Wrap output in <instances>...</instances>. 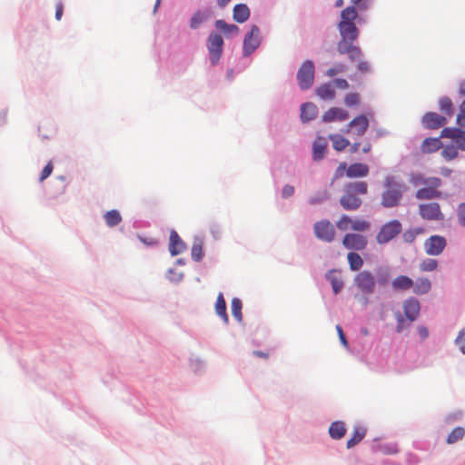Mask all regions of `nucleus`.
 Instances as JSON below:
<instances>
[{
    "mask_svg": "<svg viewBox=\"0 0 465 465\" xmlns=\"http://www.w3.org/2000/svg\"><path fill=\"white\" fill-rule=\"evenodd\" d=\"M329 139L332 143V147L338 152H342L350 145V141L339 134H330Z\"/></svg>",
    "mask_w": 465,
    "mask_h": 465,
    "instance_id": "25",
    "label": "nucleus"
},
{
    "mask_svg": "<svg viewBox=\"0 0 465 465\" xmlns=\"http://www.w3.org/2000/svg\"><path fill=\"white\" fill-rule=\"evenodd\" d=\"M344 102L350 107L357 105L360 102V96L357 93H350L345 96Z\"/></svg>",
    "mask_w": 465,
    "mask_h": 465,
    "instance_id": "44",
    "label": "nucleus"
},
{
    "mask_svg": "<svg viewBox=\"0 0 465 465\" xmlns=\"http://www.w3.org/2000/svg\"><path fill=\"white\" fill-rule=\"evenodd\" d=\"M349 166H347V163L345 162L343 163H341L338 166V168L336 169L335 173H334V178L333 179H339V178H341L344 174V172L347 173V169H348Z\"/></svg>",
    "mask_w": 465,
    "mask_h": 465,
    "instance_id": "49",
    "label": "nucleus"
},
{
    "mask_svg": "<svg viewBox=\"0 0 465 465\" xmlns=\"http://www.w3.org/2000/svg\"><path fill=\"white\" fill-rule=\"evenodd\" d=\"M215 312L227 323L229 319L226 312V302L223 293H219L215 302Z\"/></svg>",
    "mask_w": 465,
    "mask_h": 465,
    "instance_id": "29",
    "label": "nucleus"
},
{
    "mask_svg": "<svg viewBox=\"0 0 465 465\" xmlns=\"http://www.w3.org/2000/svg\"><path fill=\"white\" fill-rule=\"evenodd\" d=\"M369 128V119L365 114H360L354 117L348 124V128L344 131L355 137H361L365 134Z\"/></svg>",
    "mask_w": 465,
    "mask_h": 465,
    "instance_id": "13",
    "label": "nucleus"
},
{
    "mask_svg": "<svg viewBox=\"0 0 465 465\" xmlns=\"http://www.w3.org/2000/svg\"><path fill=\"white\" fill-rule=\"evenodd\" d=\"M441 154L446 160H452L458 155V148L454 145L446 146L443 148Z\"/></svg>",
    "mask_w": 465,
    "mask_h": 465,
    "instance_id": "43",
    "label": "nucleus"
},
{
    "mask_svg": "<svg viewBox=\"0 0 465 465\" xmlns=\"http://www.w3.org/2000/svg\"><path fill=\"white\" fill-rule=\"evenodd\" d=\"M464 134V131H462L460 128H450L445 127L441 131V137H448V138H460Z\"/></svg>",
    "mask_w": 465,
    "mask_h": 465,
    "instance_id": "39",
    "label": "nucleus"
},
{
    "mask_svg": "<svg viewBox=\"0 0 465 465\" xmlns=\"http://www.w3.org/2000/svg\"><path fill=\"white\" fill-rule=\"evenodd\" d=\"M345 69H346L345 65L342 64H340L334 67L329 68L326 72V75H328L329 77H333L336 74H338L339 73L344 72Z\"/></svg>",
    "mask_w": 465,
    "mask_h": 465,
    "instance_id": "47",
    "label": "nucleus"
},
{
    "mask_svg": "<svg viewBox=\"0 0 465 465\" xmlns=\"http://www.w3.org/2000/svg\"><path fill=\"white\" fill-rule=\"evenodd\" d=\"M328 143L325 138L318 137L312 146V157L315 161H320L324 157Z\"/></svg>",
    "mask_w": 465,
    "mask_h": 465,
    "instance_id": "24",
    "label": "nucleus"
},
{
    "mask_svg": "<svg viewBox=\"0 0 465 465\" xmlns=\"http://www.w3.org/2000/svg\"><path fill=\"white\" fill-rule=\"evenodd\" d=\"M215 27L226 35H237L240 32V29L237 25L233 24H228L222 19L216 20Z\"/></svg>",
    "mask_w": 465,
    "mask_h": 465,
    "instance_id": "27",
    "label": "nucleus"
},
{
    "mask_svg": "<svg viewBox=\"0 0 465 465\" xmlns=\"http://www.w3.org/2000/svg\"><path fill=\"white\" fill-rule=\"evenodd\" d=\"M326 197H327L326 195L322 198L312 197L310 199V203L315 204V203H322Z\"/></svg>",
    "mask_w": 465,
    "mask_h": 465,
    "instance_id": "62",
    "label": "nucleus"
},
{
    "mask_svg": "<svg viewBox=\"0 0 465 465\" xmlns=\"http://www.w3.org/2000/svg\"><path fill=\"white\" fill-rule=\"evenodd\" d=\"M343 246L348 250L362 251L367 247V237L359 233H347L342 240Z\"/></svg>",
    "mask_w": 465,
    "mask_h": 465,
    "instance_id": "15",
    "label": "nucleus"
},
{
    "mask_svg": "<svg viewBox=\"0 0 465 465\" xmlns=\"http://www.w3.org/2000/svg\"><path fill=\"white\" fill-rule=\"evenodd\" d=\"M422 124L428 129H438L447 124V119L437 113L430 112L423 115Z\"/></svg>",
    "mask_w": 465,
    "mask_h": 465,
    "instance_id": "18",
    "label": "nucleus"
},
{
    "mask_svg": "<svg viewBox=\"0 0 465 465\" xmlns=\"http://www.w3.org/2000/svg\"><path fill=\"white\" fill-rule=\"evenodd\" d=\"M351 2L354 5H357L359 8H367V5L365 2H363V0H351Z\"/></svg>",
    "mask_w": 465,
    "mask_h": 465,
    "instance_id": "58",
    "label": "nucleus"
},
{
    "mask_svg": "<svg viewBox=\"0 0 465 465\" xmlns=\"http://www.w3.org/2000/svg\"><path fill=\"white\" fill-rule=\"evenodd\" d=\"M253 354L255 356H257V357H262V358H264V359H267L269 357V353L268 352H263L262 351H254Z\"/></svg>",
    "mask_w": 465,
    "mask_h": 465,
    "instance_id": "59",
    "label": "nucleus"
},
{
    "mask_svg": "<svg viewBox=\"0 0 465 465\" xmlns=\"http://www.w3.org/2000/svg\"><path fill=\"white\" fill-rule=\"evenodd\" d=\"M348 118V112L340 107H331L322 115V121L326 123H331L334 121L341 122L347 120Z\"/></svg>",
    "mask_w": 465,
    "mask_h": 465,
    "instance_id": "19",
    "label": "nucleus"
},
{
    "mask_svg": "<svg viewBox=\"0 0 465 465\" xmlns=\"http://www.w3.org/2000/svg\"><path fill=\"white\" fill-rule=\"evenodd\" d=\"M185 250V244L178 233L173 230L170 232L169 252L173 256L181 254Z\"/></svg>",
    "mask_w": 465,
    "mask_h": 465,
    "instance_id": "20",
    "label": "nucleus"
},
{
    "mask_svg": "<svg viewBox=\"0 0 465 465\" xmlns=\"http://www.w3.org/2000/svg\"><path fill=\"white\" fill-rule=\"evenodd\" d=\"M262 38L260 29L257 25L251 26L250 32L245 35L242 45V54L244 56H249L252 54L261 45Z\"/></svg>",
    "mask_w": 465,
    "mask_h": 465,
    "instance_id": "10",
    "label": "nucleus"
},
{
    "mask_svg": "<svg viewBox=\"0 0 465 465\" xmlns=\"http://www.w3.org/2000/svg\"><path fill=\"white\" fill-rule=\"evenodd\" d=\"M457 123L465 127V113H460L457 116Z\"/></svg>",
    "mask_w": 465,
    "mask_h": 465,
    "instance_id": "57",
    "label": "nucleus"
},
{
    "mask_svg": "<svg viewBox=\"0 0 465 465\" xmlns=\"http://www.w3.org/2000/svg\"><path fill=\"white\" fill-rule=\"evenodd\" d=\"M294 193V187L290 184H286L282 191V198H289L292 196Z\"/></svg>",
    "mask_w": 465,
    "mask_h": 465,
    "instance_id": "50",
    "label": "nucleus"
},
{
    "mask_svg": "<svg viewBox=\"0 0 465 465\" xmlns=\"http://www.w3.org/2000/svg\"><path fill=\"white\" fill-rule=\"evenodd\" d=\"M456 214L459 223L465 227V203H461L458 205Z\"/></svg>",
    "mask_w": 465,
    "mask_h": 465,
    "instance_id": "45",
    "label": "nucleus"
},
{
    "mask_svg": "<svg viewBox=\"0 0 465 465\" xmlns=\"http://www.w3.org/2000/svg\"><path fill=\"white\" fill-rule=\"evenodd\" d=\"M455 344L460 348V351L465 354V329L459 332L455 339Z\"/></svg>",
    "mask_w": 465,
    "mask_h": 465,
    "instance_id": "46",
    "label": "nucleus"
},
{
    "mask_svg": "<svg viewBox=\"0 0 465 465\" xmlns=\"http://www.w3.org/2000/svg\"><path fill=\"white\" fill-rule=\"evenodd\" d=\"M64 13V6L61 3L57 4L55 8V18L56 20H60L62 18Z\"/></svg>",
    "mask_w": 465,
    "mask_h": 465,
    "instance_id": "55",
    "label": "nucleus"
},
{
    "mask_svg": "<svg viewBox=\"0 0 465 465\" xmlns=\"http://www.w3.org/2000/svg\"><path fill=\"white\" fill-rule=\"evenodd\" d=\"M418 332H419L420 336L421 337V339H425L429 335V331H428L427 328L424 326H420L418 328Z\"/></svg>",
    "mask_w": 465,
    "mask_h": 465,
    "instance_id": "56",
    "label": "nucleus"
},
{
    "mask_svg": "<svg viewBox=\"0 0 465 465\" xmlns=\"http://www.w3.org/2000/svg\"><path fill=\"white\" fill-rule=\"evenodd\" d=\"M357 17L356 8L347 6L341 11V21L338 24L341 40L338 42L337 50L340 54H348L351 62L360 60L362 55L360 47L353 45L359 36V30L354 23Z\"/></svg>",
    "mask_w": 465,
    "mask_h": 465,
    "instance_id": "1",
    "label": "nucleus"
},
{
    "mask_svg": "<svg viewBox=\"0 0 465 465\" xmlns=\"http://www.w3.org/2000/svg\"><path fill=\"white\" fill-rule=\"evenodd\" d=\"M447 245L446 239L440 235H432L424 242V250L428 255L438 256L442 253Z\"/></svg>",
    "mask_w": 465,
    "mask_h": 465,
    "instance_id": "14",
    "label": "nucleus"
},
{
    "mask_svg": "<svg viewBox=\"0 0 465 465\" xmlns=\"http://www.w3.org/2000/svg\"><path fill=\"white\" fill-rule=\"evenodd\" d=\"M383 185L381 205L386 208L399 206L405 192L404 183L399 182L394 176H386Z\"/></svg>",
    "mask_w": 465,
    "mask_h": 465,
    "instance_id": "5",
    "label": "nucleus"
},
{
    "mask_svg": "<svg viewBox=\"0 0 465 465\" xmlns=\"http://www.w3.org/2000/svg\"><path fill=\"white\" fill-rule=\"evenodd\" d=\"M419 268L424 272H433L438 268V261L432 258L424 259L420 262Z\"/></svg>",
    "mask_w": 465,
    "mask_h": 465,
    "instance_id": "37",
    "label": "nucleus"
},
{
    "mask_svg": "<svg viewBox=\"0 0 465 465\" xmlns=\"http://www.w3.org/2000/svg\"><path fill=\"white\" fill-rule=\"evenodd\" d=\"M401 230V223L398 220H391L381 227L376 241L380 244H385L400 234Z\"/></svg>",
    "mask_w": 465,
    "mask_h": 465,
    "instance_id": "8",
    "label": "nucleus"
},
{
    "mask_svg": "<svg viewBox=\"0 0 465 465\" xmlns=\"http://www.w3.org/2000/svg\"><path fill=\"white\" fill-rule=\"evenodd\" d=\"M357 67L361 73H367L370 71V64L367 61H359Z\"/></svg>",
    "mask_w": 465,
    "mask_h": 465,
    "instance_id": "52",
    "label": "nucleus"
},
{
    "mask_svg": "<svg viewBox=\"0 0 465 465\" xmlns=\"http://www.w3.org/2000/svg\"><path fill=\"white\" fill-rule=\"evenodd\" d=\"M251 12L245 4H237L232 9L233 20L237 23L242 24L250 17Z\"/></svg>",
    "mask_w": 465,
    "mask_h": 465,
    "instance_id": "21",
    "label": "nucleus"
},
{
    "mask_svg": "<svg viewBox=\"0 0 465 465\" xmlns=\"http://www.w3.org/2000/svg\"><path fill=\"white\" fill-rule=\"evenodd\" d=\"M104 221L109 227L119 224L122 221L120 213L116 210H111L104 215Z\"/></svg>",
    "mask_w": 465,
    "mask_h": 465,
    "instance_id": "33",
    "label": "nucleus"
},
{
    "mask_svg": "<svg viewBox=\"0 0 465 465\" xmlns=\"http://www.w3.org/2000/svg\"><path fill=\"white\" fill-rule=\"evenodd\" d=\"M431 286V282L427 277H419L416 281H413L407 275H399L391 282V287L394 291L406 292L411 289L412 292L416 295L429 293Z\"/></svg>",
    "mask_w": 465,
    "mask_h": 465,
    "instance_id": "4",
    "label": "nucleus"
},
{
    "mask_svg": "<svg viewBox=\"0 0 465 465\" xmlns=\"http://www.w3.org/2000/svg\"><path fill=\"white\" fill-rule=\"evenodd\" d=\"M242 303L239 298H233L232 300V303H231L232 314L238 322H242Z\"/></svg>",
    "mask_w": 465,
    "mask_h": 465,
    "instance_id": "38",
    "label": "nucleus"
},
{
    "mask_svg": "<svg viewBox=\"0 0 465 465\" xmlns=\"http://www.w3.org/2000/svg\"><path fill=\"white\" fill-rule=\"evenodd\" d=\"M314 233L317 238L331 242L335 236V231L332 224L328 220L317 222L314 224Z\"/></svg>",
    "mask_w": 465,
    "mask_h": 465,
    "instance_id": "16",
    "label": "nucleus"
},
{
    "mask_svg": "<svg viewBox=\"0 0 465 465\" xmlns=\"http://www.w3.org/2000/svg\"><path fill=\"white\" fill-rule=\"evenodd\" d=\"M336 226L340 231L342 232L348 230L355 232H367L371 228V223L364 219H352L346 214H342L336 222Z\"/></svg>",
    "mask_w": 465,
    "mask_h": 465,
    "instance_id": "7",
    "label": "nucleus"
},
{
    "mask_svg": "<svg viewBox=\"0 0 465 465\" xmlns=\"http://www.w3.org/2000/svg\"><path fill=\"white\" fill-rule=\"evenodd\" d=\"M419 214L424 220L442 221L444 214L438 203H421L419 205Z\"/></svg>",
    "mask_w": 465,
    "mask_h": 465,
    "instance_id": "12",
    "label": "nucleus"
},
{
    "mask_svg": "<svg viewBox=\"0 0 465 465\" xmlns=\"http://www.w3.org/2000/svg\"><path fill=\"white\" fill-rule=\"evenodd\" d=\"M231 0H217V5L220 6V7H224L225 5H227L229 4Z\"/></svg>",
    "mask_w": 465,
    "mask_h": 465,
    "instance_id": "63",
    "label": "nucleus"
},
{
    "mask_svg": "<svg viewBox=\"0 0 465 465\" xmlns=\"http://www.w3.org/2000/svg\"><path fill=\"white\" fill-rule=\"evenodd\" d=\"M371 147H372L371 143L367 142V143H364V145L362 147V152L364 153H370L371 151Z\"/></svg>",
    "mask_w": 465,
    "mask_h": 465,
    "instance_id": "60",
    "label": "nucleus"
},
{
    "mask_svg": "<svg viewBox=\"0 0 465 465\" xmlns=\"http://www.w3.org/2000/svg\"><path fill=\"white\" fill-rule=\"evenodd\" d=\"M411 181L415 186H422L415 193L418 200H432L441 198L442 193L439 190L441 180L439 177H424L421 174L412 176Z\"/></svg>",
    "mask_w": 465,
    "mask_h": 465,
    "instance_id": "3",
    "label": "nucleus"
},
{
    "mask_svg": "<svg viewBox=\"0 0 465 465\" xmlns=\"http://www.w3.org/2000/svg\"><path fill=\"white\" fill-rule=\"evenodd\" d=\"M367 192V183L362 181L349 183L343 187V194L340 198V203L344 210L355 211L362 203L360 195H365Z\"/></svg>",
    "mask_w": 465,
    "mask_h": 465,
    "instance_id": "2",
    "label": "nucleus"
},
{
    "mask_svg": "<svg viewBox=\"0 0 465 465\" xmlns=\"http://www.w3.org/2000/svg\"><path fill=\"white\" fill-rule=\"evenodd\" d=\"M317 95L323 100H332L335 97V91L330 84H325L316 89Z\"/></svg>",
    "mask_w": 465,
    "mask_h": 465,
    "instance_id": "30",
    "label": "nucleus"
},
{
    "mask_svg": "<svg viewBox=\"0 0 465 465\" xmlns=\"http://www.w3.org/2000/svg\"><path fill=\"white\" fill-rule=\"evenodd\" d=\"M402 309L406 318L410 322H414L419 316L420 305L416 298L410 297L403 302Z\"/></svg>",
    "mask_w": 465,
    "mask_h": 465,
    "instance_id": "17",
    "label": "nucleus"
},
{
    "mask_svg": "<svg viewBox=\"0 0 465 465\" xmlns=\"http://www.w3.org/2000/svg\"><path fill=\"white\" fill-rule=\"evenodd\" d=\"M396 318H397V322H398L397 331L401 332L402 331V329L404 328L405 320L400 312L397 313Z\"/></svg>",
    "mask_w": 465,
    "mask_h": 465,
    "instance_id": "54",
    "label": "nucleus"
},
{
    "mask_svg": "<svg viewBox=\"0 0 465 465\" xmlns=\"http://www.w3.org/2000/svg\"><path fill=\"white\" fill-rule=\"evenodd\" d=\"M347 260L350 269L353 272L359 271L363 265L362 258L355 252H350L347 254Z\"/></svg>",
    "mask_w": 465,
    "mask_h": 465,
    "instance_id": "31",
    "label": "nucleus"
},
{
    "mask_svg": "<svg viewBox=\"0 0 465 465\" xmlns=\"http://www.w3.org/2000/svg\"><path fill=\"white\" fill-rule=\"evenodd\" d=\"M206 19V15H204L201 11H196L190 21V27L192 29H196L200 26L202 23Z\"/></svg>",
    "mask_w": 465,
    "mask_h": 465,
    "instance_id": "41",
    "label": "nucleus"
},
{
    "mask_svg": "<svg viewBox=\"0 0 465 465\" xmlns=\"http://www.w3.org/2000/svg\"><path fill=\"white\" fill-rule=\"evenodd\" d=\"M328 280L331 282L334 293H338L343 287L342 280L337 275V271L332 270L327 274Z\"/></svg>",
    "mask_w": 465,
    "mask_h": 465,
    "instance_id": "34",
    "label": "nucleus"
},
{
    "mask_svg": "<svg viewBox=\"0 0 465 465\" xmlns=\"http://www.w3.org/2000/svg\"><path fill=\"white\" fill-rule=\"evenodd\" d=\"M223 39L221 35L217 33L210 34L207 46L210 54V60L213 65L217 64L223 53Z\"/></svg>",
    "mask_w": 465,
    "mask_h": 465,
    "instance_id": "11",
    "label": "nucleus"
},
{
    "mask_svg": "<svg viewBox=\"0 0 465 465\" xmlns=\"http://www.w3.org/2000/svg\"><path fill=\"white\" fill-rule=\"evenodd\" d=\"M336 331L338 332L339 339H340L341 342L342 343V345L347 347L348 346V342H347V339L345 337V334H344V332L342 331V328L340 325H336Z\"/></svg>",
    "mask_w": 465,
    "mask_h": 465,
    "instance_id": "51",
    "label": "nucleus"
},
{
    "mask_svg": "<svg viewBox=\"0 0 465 465\" xmlns=\"http://www.w3.org/2000/svg\"><path fill=\"white\" fill-rule=\"evenodd\" d=\"M350 145H351L350 151H351V153H356V152L359 151L361 143H353L352 144L350 143Z\"/></svg>",
    "mask_w": 465,
    "mask_h": 465,
    "instance_id": "61",
    "label": "nucleus"
},
{
    "mask_svg": "<svg viewBox=\"0 0 465 465\" xmlns=\"http://www.w3.org/2000/svg\"><path fill=\"white\" fill-rule=\"evenodd\" d=\"M53 163L52 162H49L43 169L41 175L39 177V181L42 183L44 182L47 177H49L53 172Z\"/></svg>",
    "mask_w": 465,
    "mask_h": 465,
    "instance_id": "48",
    "label": "nucleus"
},
{
    "mask_svg": "<svg viewBox=\"0 0 465 465\" xmlns=\"http://www.w3.org/2000/svg\"><path fill=\"white\" fill-rule=\"evenodd\" d=\"M318 114L317 106L312 103H305L301 107V119L303 123L313 120Z\"/></svg>",
    "mask_w": 465,
    "mask_h": 465,
    "instance_id": "23",
    "label": "nucleus"
},
{
    "mask_svg": "<svg viewBox=\"0 0 465 465\" xmlns=\"http://www.w3.org/2000/svg\"><path fill=\"white\" fill-rule=\"evenodd\" d=\"M440 110L447 115V116H452L453 110H452V103L451 100L448 97H442L440 99Z\"/></svg>",
    "mask_w": 465,
    "mask_h": 465,
    "instance_id": "40",
    "label": "nucleus"
},
{
    "mask_svg": "<svg viewBox=\"0 0 465 465\" xmlns=\"http://www.w3.org/2000/svg\"><path fill=\"white\" fill-rule=\"evenodd\" d=\"M465 436V429L463 427H456L452 430V431L449 434L447 438L448 444H453L460 440H462Z\"/></svg>",
    "mask_w": 465,
    "mask_h": 465,
    "instance_id": "36",
    "label": "nucleus"
},
{
    "mask_svg": "<svg viewBox=\"0 0 465 465\" xmlns=\"http://www.w3.org/2000/svg\"><path fill=\"white\" fill-rule=\"evenodd\" d=\"M441 145L439 138H426L421 144V151L424 153H430L438 151Z\"/></svg>",
    "mask_w": 465,
    "mask_h": 465,
    "instance_id": "26",
    "label": "nucleus"
},
{
    "mask_svg": "<svg viewBox=\"0 0 465 465\" xmlns=\"http://www.w3.org/2000/svg\"><path fill=\"white\" fill-rule=\"evenodd\" d=\"M192 258L195 262H200L203 258V243L196 242L192 246Z\"/></svg>",
    "mask_w": 465,
    "mask_h": 465,
    "instance_id": "42",
    "label": "nucleus"
},
{
    "mask_svg": "<svg viewBox=\"0 0 465 465\" xmlns=\"http://www.w3.org/2000/svg\"><path fill=\"white\" fill-rule=\"evenodd\" d=\"M334 84L337 88L340 89H347L349 87V84L345 79L338 78L334 81Z\"/></svg>",
    "mask_w": 465,
    "mask_h": 465,
    "instance_id": "53",
    "label": "nucleus"
},
{
    "mask_svg": "<svg viewBox=\"0 0 465 465\" xmlns=\"http://www.w3.org/2000/svg\"><path fill=\"white\" fill-rule=\"evenodd\" d=\"M366 434V430L361 427H355L353 435L347 441V448L351 449L361 442Z\"/></svg>",
    "mask_w": 465,
    "mask_h": 465,
    "instance_id": "32",
    "label": "nucleus"
},
{
    "mask_svg": "<svg viewBox=\"0 0 465 465\" xmlns=\"http://www.w3.org/2000/svg\"><path fill=\"white\" fill-rule=\"evenodd\" d=\"M389 272L381 275L376 281L375 276L370 271H362L354 276L355 287L364 294H372L375 292L376 283L384 286L389 282Z\"/></svg>",
    "mask_w": 465,
    "mask_h": 465,
    "instance_id": "6",
    "label": "nucleus"
},
{
    "mask_svg": "<svg viewBox=\"0 0 465 465\" xmlns=\"http://www.w3.org/2000/svg\"><path fill=\"white\" fill-rule=\"evenodd\" d=\"M424 232L425 229L423 227H417L405 231L402 238L405 242L411 243L415 241L418 235L423 234Z\"/></svg>",
    "mask_w": 465,
    "mask_h": 465,
    "instance_id": "35",
    "label": "nucleus"
},
{
    "mask_svg": "<svg viewBox=\"0 0 465 465\" xmlns=\"http://www.w3.org/2000/svg\"><path fill=\"white\" fill-rule=\"evenodd\" d=\"M368 173L369 166L361 163H352L347 169V176L349 178L365 177Z\"/></svg>",
    "mask_w": 465,
    "mask_h": 465,
    "instance_id": "22",
    "label": "nucleus"
},
{
    "mask_svg": "<svg viewBox=\"0 0 465 465\" xmlns=\"http://www.w3.org/2000/svg\"><path fill=\"white\" fill-rule=\"evenodd\" d=\"M343 4H344V1H343V0H336V1H335V6H336V7H341V6H342V5H343Z\"/></svg>",
    "mask_w": 465,
    "mask_h": 465,
    "instance_id": "64",
    "label": "nucleus"
},
{
    "mask_svg": "<svg viewBox=\"0 0 465 465\" xmlns=\"http://www.w3.org/2000/svg\"><path fill=\"white\" fill-rule=\"evenodd\" d=\"M346 432L345 425L342 421H334L329 428L330 436L334 440L341 439Z\"/></svg>",
    "mask_w": 465,
    "mask_h": 465,
    "instance_id": "28",
    "label": "nucleus"
},
{
    "mask_svg": "<svg viewBox=\"0 0 465 465\" xmlns=\"http://www.w3.org/2000/svg\"><path fill=\"white\" fill-rule=\"evenodd\" d=\"M297 79L302 89H309L314 81V64L312 61L306 60L302 63L297 73Z\"/></svg>",
    "mask_w": 465,
    "mask_h": 465,
    "instance_id": "9",
    "label": "nucleus"
}]
</instances>
